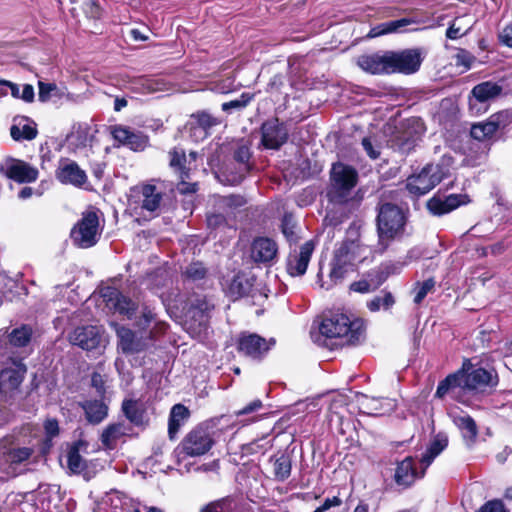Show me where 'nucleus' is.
Masks as SVG:
<instances>
[{
  "instance_id": "obj_1",
  "label": "nucleus",
  "mask_w": 512,
  "mask_h": 512,
  "mask_svg": "<svg viewBox=\"0 0 512 512\" xmlns=\"http://www.w3.org/2000/svg\"><path fill=\"white\" fill-rule=\"evenodd\" d=\"M319 332L329 339H344L342 344H356L363 337L364 324L360 319L351 320L343 313H333L323 318Z\"/></svg>"
},
{
  "instance_id": "obj_2",
  "label": "nucleus",
  "mask_w": 512,
  "mask_h": 512,
  "mask_svg": "<svg viewBox=\"0 0 512 512\" xmlns=\"http://www.w3.org/2000/svg\"><path fill=\"white\" fill-rule=\"evenodd\" d=\"M406 224L404 211L392 203L380 206L377 216V230L379 235L380 251L384 252L389 242L403 235Z\"/></svg>"
},
{
  "instance_id": "obj_3",
  "label": "nucleus",
  "mask_w": 512,
  "mask_h": 512,
  "mask_svg": "<svg viewBox=\"0 0 512 512\" xmlns=\"http://www.w3.org/2000/svg\"><path fill=\"white\" fill-rule=\"evenodd\" d=\"M330 188L328 197L334 203L348 200L352 189L358 182V172L352 166L341 162L334 163L330 171Z\"/></svg>"
},
{
  "instance_id": "obj_4",
  "label": "nucleus",
  "mask_w": 512,
  "mask_h": 512,
  "mask_svg": "<svg viewBox=\"0 0 512 512\" xmlns=\"http://www.w3.org/2000/svg\"><path fill=\"white\" fill-rule=\"evenodd\" d=\"M444 176L445 172L442 166L427 164L418 174H413L407 178L406 188L413 195H424L439 184Z\"/></svg>"
},
{
  "instance_id": "obj_5",
  "label": "nucleus",
  "mask_w": 512,
  "mask_h": 512,
  "mask_svg": "<svg viewBox=\"0 0 512 512\" xmlns=\"http://www.w3.org/2000/svg\"><path fill=\"white\" fill-rule=\"evenodd\" d=\"M99 236V218L94 211L84 213L71 231V238L74 244L80 248L94 246Z\"/></svg>"
},
{
  "instance_id": "obj_6",
  "label": "nucleus",
  "mask_w": 512,
  "mask_h": 512,
  "mask_svg": "<svg viewBox=\"0 0 512 512\" xmlns=\"http://www.w3.org/2000/svg\"><path fill=\"white\" fill-rule=\"evenodd\" d=\"M463 390L484 391L497 384V375L482 367L470 366L458 371Z\"/></svg>"
},
{
  "instance_id": "obj_7",
  "label": "nucleus",
  "mask_w": 512,
  "mask_h": 512,
  "mask_svg": "<svg viewBox=\"0 0 512 512\" xmlns=\"http://www.w3.org/2000/svg\"><path fill=\"white\" fill-rule=\"evenodd\" d=\"M213 445L214 439L210 432L203 426H198L184 437L180 447L185 455L197 457L206 454Z\"/></svg>"
},
{
  "instance_id": "obj_8",
  "label": "nucleus",
  "mask_w": 512,
  "mask_h": 512,
  "mask_svg": "<svg viewBox=\"0 0 512 512\" xmlns=\"http://www.w3.org/2000/svg\"><path fill=\"white\" fill-rule=\"evenodd\" d=\"M389 55L391 74H413L419 70L423 61L422 51L419 48L389 51Z\"/></svg>"
},
{
  "instance_id": "obj_9",
  "label": "nucleus",
  "mask_w": 512,
  "mask_h": 512,
  "mask_svg": "<svg viewBox=\"0 0 512 512\" xmlns=\"http://www.w3.org/2000/svg\"><path fill=\"white\" fill-rule=\"evenodd\" d=\"M286 125L278 118H271L261 126V143L267 149L278 150L288 140Z\"/></svg>"
},
{
  "instance_id": "obj_10",
  "label": "nucleus",
  "mask_w": 512,
  "mask_h": 512,
  "mask_svg": "<svg viewBox=\"0 0 512 512\" xmlns=\"http://www.w3.org/2000/svg\"><path fill=\"white\" fill-rule=\"evenodd\" d=\"M70 343L86 351L97 349L102 341L100 330L97 326L77 327L69 336Z\"/></svg>"
},
{
  "instance_id": "obj_11",
  "label": "nucleus",
  "mask_w": 512,
  "mask_h": 512,
  "mask_svg": "<svg viewBox=\"0 0 512 512\" xmlns=\"http://www.w3.org/2000/svg\"><path fill=\"white\" fill-rule=\"evenodd\" d=\"M357 65L370 74H391L389 51L360 55Z\"/></svg>"
},
{
  "instance_id": "obj_12",
  "label": "nucleus",
  "mask_w": 512,
  "mask_h": 512,
  "mask_svg": "<svg viewBox=\"0 0 512 512\" xmlns=\"http://www.w3.org/2000/svg\"><path fill=\"white\" fill-rule=\"evenodd\" d=\"M314 249L315 245L313 241L310 240L300 247L299 252H291L287 259V272L293 277L304 275Z\"/></svg>"
},
{
  "instance_id": "obj_13",
  "label": "nucleus",
  "mask_w": 512,
  "mask_h": 512,
  "mask_svg": "<svg viewBox=\"0 0 512 512\" xmlns=\"http://www.w3.org/2000/svg\"><path fill=\"white\" fill-rule=\"evenodd\" d=\"M104 300L109 309L132 319L137 309L136 304L123 295L118 289L108 287L103 293Z\"/></svg>"
},
{
  "instance_id": "obj_14",
  "label": "nucleus",
  "mask_w": 512,
  "mask_h": 512,
  "mask_svg": "<svg viewBox=\"0 0 512 512\" xmlns=\"http://www.w3.org/2000/svg\"><path fill=\"white\" fill-rule=\"evenodd\" d=\"M2 169L5 170V175L8 178L19 183L34 182L39 174L37 168L22 160L16 159L7 161Z\"/></svg>"
},
{
  "instance_id": "obj_15",
  "label": "nucleus",
  "mask_w": 512,
  "mask_h": 512,
  "mask_svg": "<svg viewBox=\"0 0 512 512\" xmlns=\"http://www.w3.org/2000/svg\"><path fill=\"white\" fill-rule=\"evenodd\" d=\"M277 254V243L268 237L255 238L250 247V256L255 263H271Z\"/></svg>"
},
{
  "instance_id": "obj_16",
  "label": "nucleus",
  "mask_w": 512,
  "mask_h": 512,
  "mask_svg": "<svg viewBox=\"0 0 512 512\" xmlns=\"http://www.w3.org/2000/svg\"><path fill=\"white\" fill-rule=\"evenodd\" d=\"M57 179L63 184L80 187L87 182V175L75 161L62 159L56 171Z\"/></svg>"
},
{
  "instance_id": "obj_17",
  "label": "nucleus",
  "mask_w": 512,
  "mask_h": 512,
  "mask_svg": "<svg viewBox=\"0 0 512 512\" xmlns=\"http://www.w3.org/2000/svg\"><path fill=\"white\" fill-rule=\"evenodd\" d=\"M251 157L250 148L248 145L241 143L237 146L233 153V159L238 165L236 173H225V181L230 183L231 186L238 185L245 178L250 169L249 160Z\"/></svg>"
},
{
  "instance_id": "obj_18",
  "label": "nucleus",
  "mask_w": 512,
  "mask_h": 512,
  "mask_svg": "<svg viewBox=\"0 0 512 512\" xmlns=\"http://www.w3.org/2000/svg\"><path fill=\"white\" fill-rule=\"evenodd\" d=\"M238 350L251 358H260L268 350L269 346L264 338L257 334L241 335L238 341Z\"/></svg>"
},
{
  "instance_id": "obj_19",
  "label": "nucleus",
  "mask_w": 512,
  "mask_h": 512,
  "mask_svg": "<svg viewBox=\"0 0 512 512\" xmlns=\"http://www.w3.org/2000/svg\"><path fill=\"white\" fill-rule=\"evenodd\" d=\"M126 419L137 427H145L149 423L145 404L136 399H124L121 406Z\"/></svg>"
},
{
  "instance_id": "obj_20",
  "label": "nucleus",
  "mask_w": 512,
  "mask_h": 512,
  "mask_svg": "<svg viewBox=\"0 0 512 512\" xmlns=\"http://www.w3.org/2000/svg\"><path fill=\"white\" fill-rule=\"evenodd\" d=\"M465 197L466 196L459 194H451L444 198L439 195H435L427 202V208L433 215L441 216L465 203Z\"/></svg>"
},
{
  "instance_id": "obj_21",
  "label": "nucleus",
  "mask_w": 512,
  "mask_h": 512,
  "mask_svg": "<svg viewBox=\"0 0 512 512\" xmlns=\"http://www.w3.org/2000/svg\"><path fill=\"white\" fill-rule=\"evenodd\" d=\"M26 368L23 365L5 368L0 372V392L7 395L18 389L24 379Z\"/></svg>"
},
{
  "instance_id": "obj_22",
  "label": "nucleus",
  "mask_w": 512,
  "mask_h": 512,
  "mask_svg": "<svg viewBox=\"0 0 512 512\" xmlns=\"http://www.w3.org/2000/svg\"><path fill=\"white\" fill-rule=\"evenodd\" d=\"M119 347L125 354H134L143 351L147 344L142 338H137L135 333L125 327H119L117 330Z\"/></svg>"
},
{
  "instance_id": "obj_23",
  "label": "nucleus",
  "mask_w": 512,
  "mask_h": 512,
  "mask_svg": "<svg viewBox=\"0 0 512 512\" xmlns=\"http://www.w3.org/2000/svg\"><path fill=\"white\" fill-rule=\"evenodd\" d=\"M80 406L87 422L92 425L100 424L108 416V406L102 400H85Z\"/></svg>"
},
{
  "instance_id": "obj_24",
  "label": "nucleus",
  "mask_w": 512,
  "mask_h": 512,
  "mask_svg": "<svg viewBox=\"0 0 512 512\" xmlns=\"http://www.w3.org/2000/svg\"><path fill=\"white\" fill-rule=\"evenodd\" d=\"M417 478V472L412 457H406L397 464L394 481L402 488L410 487Z\"/></svg>"
},
{
  "instance_id": "obj_25",
  "label": "nucleus",
  "mask_w": 512,
  "mask_h": 512,
  "mask_svg": "<svg viewBox=\"0 0 512 512\" xmlns=\"http://www.w3.org/2000/svg\"><path fill=\"white\" fill-rule=\"evenodd\" d=\"M88 443L84 440L74 442L67 451V466L72 473H81L86 468V461L81 452H86Z\"/></svg>"
},
{
  "instance_id": "obj_26",
  "label": "nucleus",
  "mask_w": 512,
  "mask_h": 512,
  "mask_svg": "<svg viewBox=\"0 0 512 512\" xmlns=\"http://www.w3.org/2000/svg\"><path fill=\"white\" fill-rule=\"evenodd\" d=\"M453 423L461 431L462 437L468 446L475 443L478 436V428L474 419L468 414H455Z\"/></svg>"
},
{
  "instance_id": "obj_27",
  "label": "nucleus",
  "mask_w": 512,
  "mask_h": 512,
  "mask_svg": "<svg viewBox=\"0 0 512 512\" xmlns=\"http://www.w3.org/2000/svg\"><path fill=\"white\" fill-rule=\"evenodd\" d=\"M129 427L124 422L109 424L100 436L102 445L109 450L116 448L118 440L128 434Z\"/></svg>"
},
{
  "instance_id": "obj_28",
  "label": "nucleus",
  "mask_w": 512,
  "mask_h": 512,
  "mask_svg": "<svg viewBox=\"0 0 512 512\" xmlns=\"http://www.w3.org/2000/svg\"><path fill=\"white\" fill-rule=\"evenodd\" d=\"M38 131L36 129V125L31 122L29 123L28 118L25 117H15L13 120V125L10 128V135L13 140L21 141V140H33L36 138Z\"/></svg>"
},
{
  "instance_id": "obj_29",
  "label": "nucleus",
  "mask_w": 512,
  "mask_h": 512,
  "mask_svg": "<svg viewBox=\"0 0 512 512\" xmlns=\"http://www.w3.org/2000/svg\"><path fill=\"white\" fill-rule=\"evenodd\" d=\"M448 445V436L445 433L436 434L432 441L430 442L426 452L422 455L420 462L426 469L433 460L447 447ZM425 471V470H423ZM424 475V472L421 473L420 477Z\"/></svg>"
},
{
  "instance_id": "obj_30",
  "label": "nucleus",
  "mask_w": 512,
  "mask_h": 512,
  "mask_svg": "<svg viewBox=\"0 0 512 512\" xmlns=\"http://www.w3.org/2000/svg\"><path fill=\"white\" fill-rule=\"evenodd\" d=\"M360 405L364 412L369 415H382L394 408V404L387 398L379 399L363 395L360 400Z\"/></svg>"
},
{
  "instance_id": "obj_31",
  "label": "nucleus",
  "mask_w": 512,
  "mask_h": 512,
  "mask_svg": "<svg viewBox=\"0 0 512 512\" xmlns=\"http://www.w3.org/2000/svg\"><path fill=\"white\" fill-rule=\"evenodd\" d=\"M356 249L357 247L353 242L342 243L335 250L332 261L355 270L357 261Z\"/></svg>"
},
{
  "instance_id": "obj_32",
  "label": "nucleus",
  "mask_w": 512,
  "mask_h": 512,
  "mask_svg": "<svg viewBox=\"0 0 512 512\" xmlns=\"http://www.w3.org/2000/svg\"><path fill=\"white\" fill-rule=\"evenodd\" d=\"M142 208L154 212L160 208L162 202V191L155 185L146 184L141 188Z\"/></svg>"
},
{
  "instance_id": "obj_33",
  "label": "nucleus",
  "mask_w": 512,
  "mask_h": 512,
  "mask_svg": "<svg viewBox=\"0 0 512 512\" xmlns=\"http://www.w3.org/2000/svg\"><path fill=\"white\" fill-rule=\"evenodd\" d=\"M189 410L182 404H176L172 407L169 423H168V434L170 439H174L176 434L178 433L180 427L184 424V422L189 417Z\"/></svg>"
},
{
  "instance_id": "obj_34",
  "label": "nucleus",
  "mask_w": 512,
  "mask_h": 512,
  "mask_svg": "<svg viewBox=\"0 0 512 512\" xmlns=\"http://www.w3.org/2000/svg\"><path fill=\"white\" fill-rule=\"evenodd\" d=\"M412 21L407 18H402L399 20L384 22L381 24L376 25L375 27L371 28L369 33L367 34L368 38H375L382 35L390 34V33H396L401 31L404 27L411 24Z\"/></svg>"
},
{
  "instance_id": "obj_35",
  "label": "nucleus",
  "mask_w": 512,
  "mask_h": 512,
  "mask_svg": "<svg viewBox=\"0 0 512 512\" xmlns=\"http://www.w3.org/2000/svg\"><path fill=\"white\" fill-rule=\"evenodd\" d=\"M396 271V266L394 264H382L379 267L371 269L368 271L365 276L368 279L373 290L379 288L387 278Z\"/></svg>"
},
{
  "instance_id": "obj_36",
  "label": "nucleus",
  "mask_w": 512,
  "mask_h": 512,
  "mask_svg": "<svg viewBox=\"0 0 512 512\" xmlns=\"http://www.w3.org/2000/svg\"><path fill=\"white\" fill-rule=\"evenodd\" d=\"M461 390L463 389L457 372L448 375L444 380L439 382L435 396L443 398L446 394L451 393L454 397H457Z\"/></svg>"
},
{
  "instance_id": "obj_37",
  "label": "nucleus",
  "mask_w": 512,
  "mask_h": 512,
  "mask_svg": "<svg viewBox=\"0 0 512 512\" xmlns=\"http://www.w3.org/2000/svg\"><path fill=\"white\" fill-rule=\"evenodd\" d=\"M254 279L244 274L236 275L229 285V293L234 298L246 296L253 287Z\"/></svg>"
},
{
  "instance_id": "obj_38",
  "label": "nucleus",
  "mask_w": 512,
  "mask_h": 512,
  "mask_svg": "<svg viewBox=\"0 0 512 512\" xmlns=\"http://www.w3.org/2000/svg\"><path fill=\"white\" fill-rule=\"evenodd\" d=\"M502 92V86L497 83L487 81L476 85L472 89V94L479 102H485L489 99L495 98Z\"/></svg>"
},
{
  "instance_id": "obj_39",
  "label": "nucleus",
  "mask_w": 512,
  "mask_h": 512,
  "mask_svg": "<svg viewBox=\"0 0 512 512\" xmlns=\"http://www.w3.org/2000/svg\"><path fill=\"white\" fill-rule=\"evenodd\" d=\"M246 204V200L243 196L237 194H231L228 196H219L215 200L214 207L219 210H223L228 215L234 213V211Z\"/></svg>"
},
{
  "instance_id": "obj_40",
  "label": "nucleus",
  "mask_w": 512,
  "mask_h": 512,
  "mask_svg": "<svg viewBox=\"0 0 512 512\" xmlns=\"http://www.w3.org/2000/svg\"><path fill=\"white\" fill-rule=\"evenodd\" d=\"M33 453L34 450L31 447L13 446L3 450L2 455L6 463L18 465L27 461Z\"/></svg>"
},
{
  "instance_id": "obj_41",
  "label": "nucleus",
  "mask_w": 512,
  "mask_h": 512,
  "mask_svg": "<svg viewBox=\"0 0 512 512\" xmlns=\"http://www.w3.org/2000/svg\"><path fill=\"white\" fill-rule=\"evenodd\" d=\"M169 166L179 173V177L183 178V175H189V168L186 167L187 157L184 149L180 147H174L168 153Z\"/></svg>"
},
{
  "instance_id": "obj_42",
  "label": "nucleus",
  "mask_w": 512,
  "mask_h": 512,
  "mask_svg": "<svg viewBox=\"0 0 512 512\" xmlns=\"http://www.w3.org/2000/svg\"><path fill=\"white\" fill-rule=\"evenodd\" d=\"M192 309L195 315L200 316L199 325L201 328L205 329L207 326V319L209 313L213 310L214 304H212L206 297L199 298L197 297L192 302Z\"/></svg>"
},
{
  "instance_id": "obj_43",
  "label": "nucleus",
  "mask_w": 512,
  "mask_h": 512,
  "mask_svg": "<svg viewBox=\"0 0 512 512\" xmlns=\"http://www.w3.org/2000/svg\"><path fill=\"white\" fill-rule=\"evenodd\" d=\"M354 269L346 268L343 265H340L334 261L331 262V270L329 273V281L326 283H322L321 287L325 289H330L333 286L341 283L348 273L353 272Z\"/></svg>"
},
{
  "instance_id": "obj_44",
  "label": "nucleus",
  "mask_w": 512,
  "mask_h": 512,
  "mask_svg": "<svg viewBox=\"0 0 512 512\" xmlns=\"http://www.w3.org/2000/svg\"><path fill=\"white\" fill-rule=\"evenodd\" d=\"M292 464L288 455L282 454L275 458L273 463L274 477L278 481H285L291 474Z\"/></svg>"
},
{
  "instance_id": "obj_45",
  "label": "nucleus",
  "mask_w": 512,
  "mask_h": 512,
  "mask_svg": "<svg viewBox=\"0 0 512 512\" xmlns=\"http://www.w3.org/2000/svg\"><path fill=\"white\" fill-rule=\"evenodd\" d=\"M383 295H377L367 302V308L371 312H377L380 309L388 310L395 304L394 296L391 292L382 291Z\"/></svg>"
},
{
  "instance_id": "obj_46",
  "label": "nucleus",
  "mask_w": 512,
  "mask_h": 512,
  "mask_svg": "<svg viewBox=\"0 0 512 512\" xmlns=\"http://www.w3.org/2000/svg\"><path fill=\"white\" fill-rule=\"evenodd\" d=\"M31 336L32 328L27 325H23L12 330L9 334V342L15 347H24L30 342Z\"/></svg>"
},
{
  "instance_id": "obj_47",
  "label": "nucleus",
  "mask_w": 512,
  "mask_h": 512,
  "mask_svg": "<svg viewBox=\"0 0 512 512\" xmlns=\"http://www.w3.org/2000/svg\"><path fill=\"white\" fill-rule=\"evenodd\" d=\"M182 275L185 280L197 282L206 277L207 269L202 262H192L185 267Z\"/></svg>"
},
{
  "instance_id": "obj_48",
  "label": "nucleus",
  "mask_w": 512,
  "mask_h": 512,
  "mask_svg": "<svg viewBox=\"0 0 512 512\" xmlns=\"http://www.w3.org/2000/svg\"><path fill=\"white\" fill-rule=\"evenodd\" d=\"M191 118L195 121V126L193 122H190L191 128L196 129L200 128L205 133L208 129H210L213 126H216L219 124V121L210 115L209 113L205 111L197 112L191 116Z\"/></svg>"
},
{
  "instance_id": "obj_49",
  "label": "nucleus",
  "mask_w": 512,
  "mask_h": 512,
  "mask_svg": "<svg viewBox=\"0 0 512 512\" xmlns=\"http://www.w3.org/2000/svg\"><path fill=\"white\" fill-rule=\"evenodd\" d=\"M495 132L496 130L489 118L486 122L473 124L470 130L471 137L479 141L490 138Z\"/></svg>"
},
{
  "instance_id": "obj_50",
  "label": "nucleus",
  "mask_w": 512,
  "mask_h": 512,
  "mask_svg": "<svg viewBox=\"0 0 512 512\" xmlns=\"http://www.w3.org/2000/svg\"><path fill=\"white\" fill-rule=\"evenodd\" d=\"M91 138L86 128L79 127L68 136L69 145L74 149L84 148L89 145Z\"/></svg>"
},
{
  "instance_id": "obj_51",
  "label": "nucleus",
  "mask_w": 512,
  "mask_h": 512,
  "mask_svg": "<svg viewBox=\"0 0 512 512\" xmlns=\"http://www.w3.org/2000/svg\"><path fill=\"white\" fill-rule=\"evenodd\" d=\"M234 507L233 500L227 497L207 504L200 512H233Z\"/></svg>"
},
{
  "instance_id": "obj_52",
  "label": "nucleus",
  "mask_w": 512,
  "mask_h": 512,
  "mask_svg": "<svg viewBox=\"0 0 512 512\" xmlns=\"http://www.w3.org/2000/svg\"><path fill=\"white\" fill-rule=\"evenodd\" d=\"M227 216L223 210L215 208V211L207 213L206 222L209 229L215 230L227 225Z\"/></svg>"
},
{
  "instance_id": "obj_53",
  "label": "nucleus",
  "mask_w": 512,
  "mask_h": 512,
  "mask_svg": "<svg viewBox=\"0 0 512 512\" xmlns=\"http://www.w3.org/2000/svg\"><path fill=\"white\" fill-rule=\"evenodd\" d=\"M253 99V95L250 93H242V95L235 100L224 102L221 108L224 112H232L233 110L244 109Z\"/></svg>"
},
{
  "instance_id": "obj_54",
  "label": "nucleus",
  "mask_w": 512,
  "mask_h": 512,
  "mask_svg": "<svg viewBox=\"0 0 512 512\" xmlns=\"http://www.w3.org/2000/svg\"><path fill=\"white\" fill-rule=\"evenodd\" d=\"M282 233L289 242H297L296 223L292 215L286 214L282 219Z\"/></svg>"
},
{
  "instance_id": "obj_55",
  "label": "nucleus",
  "mask_w": 512,
  "mask_h": 512,
  "mask_svg": "<svg viewBox=\"0 0 512 512\" xmlns=\"http://www.w3.org/2000/svg\"><path fill=\"white\" fill-rule=\"evenodd\" d=\"M492 125L495 130H500L506 128L509 124L512 123V111L511 110H502L499 111L489 117Z\"/></svg>"
},
{
  "instance_id": "obj_56",
  "label": "nucleus",
  "mask_w": 512,
  "mask_h": 512,
  "mask_svg": "<svg viewBox=\"0 0 512 512\" xmlns=\"http://www.w3.org/2000/svg\"><path fill=\"white\" fill-rule=\"evenodd\" d=\"M147 144V137L139 132L131 131L123 145L134 151L143 150Z\"/></svg>"
},
{
  "instance_id": "obj_57",
  "label": "nucleus",
  "mask_w": 512,
  "mask_h": 512,
  "mask_svg": "<svg viewBox=\"0 0 512 512\" xmlns=\"http://www.w3.org/2000/svg\"><path fill=\"white\" fill-rule=\"evenodd\" d=\"M460 22H461V19H459V18L452 21V23L446 30V37L448 39L456 40V39H458L462 36H465L469 33V31L471 30V27H468L464 30Z\"/></svg>"
},
{
  "instance_id": "obj_58",
  "label": "nucleus",
  "mask_w": 512,
  "mask_h": 512,
  "mask_svg": "<svg viewBox=\"0 0 512 512\" xmlns=\"http://www.w3.org/2000/svg\"><path fill=\"white\" fill-rule=\"evenodd\" d=\"M140 313L141 315L136 321V325L139 327V329L145 330L149 327L152 321H154L156 315L152 309L147 306H143Z\"/></svg>"
},
{
  "instance_id": "obj_59",
  "label": "nucleus",
  "mask_w": 512,
  "mask_h": 512,
  "mask_svg": "<svg viewBox=\"0 0 512 512\" xmlns=\"http://www.w3.org/2000/svg\"><path fill=\"white\" fill-rule=\"evenodd\" d=\"M434 286L435 281L432 278L427 279L421 283L414 297V302L416 304H420L426 295L433 290Z\"/></svg>"
},
{
  "instance_id": "obj_60",
  "label": "nucleus",
  "mask_w": 512,
  "mask_h": 512,
  "mask_svg": "<svg viewBox=\"0 0 512 512\" xmlns=\"http://www.w3.org/2000/svg\"><path fill=\"white\" fill-rule=\"evenodd\" d=\"M456 64L459 66H464L466 69H470L473 62L475 61V57L465 49H458V52L455 56Z\"/></svg>"
},
{
  "instance_id": "obj_61",
  "label": "nucleus",
  "mask_w": 512,
  "mask_h": 512,
  "mask_svg": "<svg viewBox=\"0 0 512 512\" xmlns=\"http://www.w3.org/2000/svg\"><path fill=\"white\" fill-rule=\"evenodd\" d=\"M262 407H263L262 401L259 399H256V400H253L252 402H250L249 404H247L246 406H244L242 409L235 411L234 414L237 417L243 416V415H249L254 412H257Z\"/></svg>"
},
{
  "instance_id": "obj_62",
  "label": "nucleus",
  "mask_w": 512,
  "mask_h": 512,
  "mask_svg": "<svg viewBox=\"0 0 512 512\" xmlns=\"http://www.w3.org/2000/svg\"><path fill=\"white\" fill-rule=\"evenodd\" d=\"M39 100L42 102H46L53 91L57 89L56 85L53 83H44L39 82Z\"/></svg>"
},
{
  "instance_id": "obj_63",
  "label": "nucleus",
  "mask_w": 512,
  "mask_h": 512,
  "mask_svg": "<svg viewBox=\"0 0 512 512\" xmlns=\"http://www.w3.org/2000/svg\"><path fill=\"white\" fill-rule=\"evenodd\" d=\"M478 512H508L500 500L486 502Z\"/></svg>"
},
{
  "instance_id": "obj_64",
  "label": "nucleus",
  "mask_w": 512,
  "mask_h": 512,
  "mask_svg": "<svg viewBox=\"0 0 512 512\" xmlns=\"http://www.w3.org/2000/svg\"><path fill=\"white\" fill-rule=\"evenodd\" d=\"M498 37L503 45L512 48V24L505 26Z\"/></svg>"
}]
</instances>
